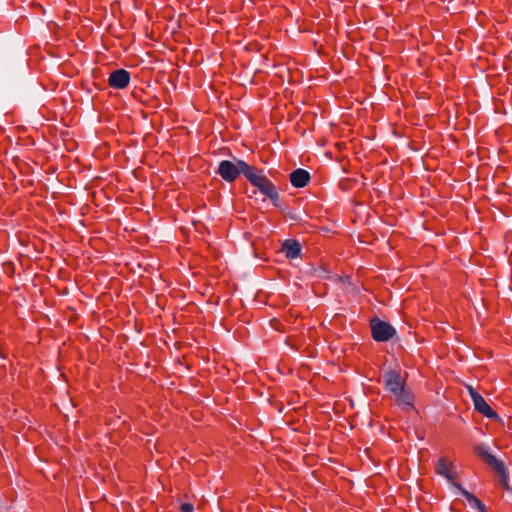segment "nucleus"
<instances>
[{
    "instance_id": "nucleus-16",
    "label": "nucleus",
    "mask_w": 512,
    "mask_h": 512,
    "mask_svg": "<svg viewBox=\"0 0 512 512\" xmlns=\"http://www.w3.org/2000/svg\"><path fill=\"white\" fill-rule=\"evenodd\" d=\"M466 388H467V391H468V393H469V396H470V398H471L472 402L476 399V397H479V396L481 395V394H479V393L477 392V390H476L473 386H471V385H467V386H466Z\"/></svg>"
},
{
    "instance_id": "nucleus-15",
    "label": "nucleus",
    "mask_w": 512,
    "mask_h": 512,
    "mask_svg": "<svg viewBox=\"0 0 512 512\" xmlns=\"http://www.w3.org/2000/svg\"><path fill=\"white\" fill-rule=\"evenodd\" d=\"M266 197H268L275 207H281L280 198L277 189L274 188Z\"/></svg>"
},
{
    "instance_id": "nucleus-5",
    "label": "nucleus",
    "mask_w": 512,
    "mask_h": 512,
    "mask_svg": "<svg viewBox=\"0 0 512 512\" xmlns=\"http://www.w3.org/2000/svg\"><path fill=\"white\" fill-rule=\"evenodd\" d=\"M130 73L125 69L113 71L108 79L110 87L114 89H124L129 85Z\"/></svg>"
},
{
    "instance_id": "nucleus-6",
    "label": "nucleus",
    "mask_w": 512,
    "mask_h": 512,
    "mask_svg": "<svg viewBox=\"0 0 512 512\" xmlns=\"http://www.w3.org/2000/svg\"><path fill=\"white\" fill-rule=\"evenodd\" d=\"M474 408L477 412L491 420H501L500 416L489 406L482 395L476 397L473 401Z\"/></svg>"
},
{
    "instance_id": "nucleus-3",
    "label": "nucleus",
    "mask_w": 512,
    "mask_h": 512,
    "mask_svg": "<svg viewBox=\"0 0 512 512\" xmlns=\"http://www.w3.org/2000/svg\"><path fill=\"white\" fill-rule=\"evenodd\" d=\"M246 179L258 190L267 196L275 187V185L263 174L262 170H255L251 167Z\"/></svg>"
},
{
    "instance_id": "nucleus-1",
    "label": "nucleus",
    "mask_w": 512,
    "mask_h": 512,
    "mask_svg": "<svg viewBox=\"0 0 512 512\" xmlns=\"http://www.w3.org/2000/svg\"><path fill=\"white\" fill-rule=\"evenodd\" d=\"M251 167L244 160L233 157V160L220 161L216 173L227 183H232L241 174L246 178Z\"/></svg>"
},
{
    "instance_id": "nucleus-12",
    "label": "nucleus",
    "mask_w": 512,
    "mask_h": 512,
    "mask_svg": "<svg viewBox=\"0 0 512 512\" xmlns=\"http://www.w3.org/2000/svg\"><path fill=\"white\" fill-rule=\"evenodd\" d=\"M474 453L480 457L483 461H485V459L490 456L491 451H490V448L488 445L484 444V443H481V444H477L474 446Z\"/></svg>"
},
{
    "instance_id": "nucleus-9",
    "label": "nucleus",
    "mask_w": 512,
    "mask_h": 512,
    "mask_svg": "<svg viewBox=\"0 0 512 512\" xmlns=\"http://www.w3.org/2000/svg\"><path fill=\"white\" fill-rule=\"evenodd\" d=\"M282 252L289 259L298 258L301 254V244L297 240H285L282 244Z\"/></svg>"
},
{
    "instance_id": "nucleus-14",
    "label": "nucleus",
    "mask_w": 512,
    "mask_h": 512,
    "mask_svg": "<svg viewBox=\"0 0 512 512\" xmlns=\"http://www.w3.org/2000/svg\"><path fill=\"white\" fill-rule=\"evenodd\" d=\"M495 472L499 475V477H500L499 482L503 486V488L506 490H510V487L508 485L509 472H508L507 468L505 467V465L502 466V470H497Z\"/></svg>"
},
{
    "instance_id": "nucleus-11",
    "label": "nucleus",
    "mask_w": 512,
    "mask_h": 512,
    "mask_svg": "<svg viewBox=\"0 0 512 512\" xmlns=\"http://www.w3.org/2000/svg\"><path fill=\"white\" fill-rule=\"evenodd\" d=\"M436 472L445 477L448 481H450V483L453 485V482H455L453 480V476L452 474L450 473L449 469L447 468L446 466V463H445V460L443 458H440L438 461H437V465H436Z\"/></svg>"
},
{
    "instance_id": "nucleus-8",
    "label": "nucleus",
    "mask_w": 512,
    "mask_h": 512,
    "mask_svg": "<svg viewBox=\"0 0 512 512\" xmlns=\"http://www.w3.org/2000/svg\"><path fill=\"white\" fill-rule=\"evenodd\" d=\"M310 179V173L302 168L294 170L289 176L290 183L295 188L305 187L310 182Z\"/></svg>"
},
{
    "instance_id": "nucleus-4",
    "label": "nucleus",
    "mask_w": 512,
    "mask_h": 512,
    "mask_svg": "<svg viewBox=\"0 0 512 512\" xmlns=\"http://www.w3.org/2000/svg\"><path fill=\"white\" fill-rule=\"evenodd\" d=\"M383 385L393 395L400 393L405 388V381L395 370H388L383 374Z\"/></svg>"
},
{
    "instance_id": "nucleus-10",
    "label": "nucleus",
    "mask_w": 512,
    "mask_h": 512,
    "mask_svg": "<svg viewBox=\"0 0 512 512\" xmlns=\"http://www.w3.org/2000/svg\"><path fill=\"white\" fill-rule=\"evenodd\" d=\"M394 396L396 398V403L404 410H410L412 408L413 395L410 393V391L404 388L400 393H397Z\"/></svg>"
},
{
    "instance_id": "nucleus-13",
    "label": "nucleus",
    "mask_w": 512,
    "mask_h": 512,
    "mask_svg": "<svg viewBox=\"0 0 512 512\" xmlns=\"http://www.w3.org/2000/svg\"><path fill=\"white\" fill-rule=\"evenodd\" d=\"M484 462L494 471L502 470V466H504V463L498 460L493 454H490Z\"/></svg>"
},
{
    "instance_id": "nucleus-2",
    "label": "nucleus",
    "mask_w": 512,
    "mask_h": 512,
    "mask_svg": "<svg viewBox=\"0 0 512 512\" xmlns=\"http://www.w3.org/2000/svg\"><path fill=\"white\" fill-rule=\"evenodd\" d=\"M372 338L376 342H387L396 334L395 328L388 322L374 318L370 322Z\"/></svg>"
},
{
    "instance_id": "nucleus-7",
    "label": "nucleus",
    "mask_w": 512,
    "mask_h": 512,
    "mask_svg": "<svg viewBox=\"0 0 512 512\" xmlns=\"http://www.w3.org/2000/svg\"><path fill=\"white\" fill-rule=\"evenodd\" d=\"M453 487H455L460 494L465 497L471 508L476 509L479 512H487L485 505L474 494L467 491L457 482H453Z\"/></svg>"
},
{
    "instance_id": "nucleus-17",
    "label": "nucleus",
    "mask_w": 512,
    "mask_h": 512,
    "mask_svg": "<svg viewBox=\"0 0 512 512\" xmlns=\"http://www.w3.org/2000/svg\"><path fill=\"white\" fill-rule=\"evenodd\" d=\"M180 509L182 512H193L194 506L191 503H183Z\"/></svg>"
}]
</instances>
